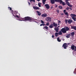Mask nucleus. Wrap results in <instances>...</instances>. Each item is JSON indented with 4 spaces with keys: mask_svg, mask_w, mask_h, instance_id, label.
Instances as JSON below:
<instances>
[{
    "mask_svg": "<svg viewBox=\"0 0 76 76\" xmlns=\"http://www.w3.org/2000/svg\"><path fill=\"white\" fill-rule=\"evenodd\" d=\"M63 40V41H64V40Z\"/></svg>",
    "mask_w": 76,
    "mask_h": 76,
    "instance_id": "obj_56",
    "label": "nucleus"
},
{
    "mask_svg": "<svg viewBox=\"0 0 76 76\" xmlns=\"http://www.w3.org/2000/svg\"><path fill=\"white\" fill-rule=\"evenodd\" d=\"M41 23H42L43 24H44L45 23L44 21H43L42 20H41Z\"/></svg>",
    "mask_w": 76,
    "mask_h": 76,
    "instance_id": "obj_33",
    "label": "nucleus"
},
{
    "mask_svg": "<svg viewBox=\"0 0 76 76\" xmlns=\"http://www.w3.org/2000/svg\"><path fill=\"white\" fill-rule=\"evenodd\" d=\"M46 0H42V2L43 5L45 4V2L46 1Z\"/></svg>",
    "mask_w": 76,
    "mask_h": 76,
    "instance_id": "obj_24",
    "label": "nucleus"
},
{
    "mask_svg": "<svg viewBox=\"0 0 76 76\" xmlns=\"http://www.w3.org/2000/svg\"><path fill=\"white\" fill-rule=\"evenodd\" d=\"M70 16L72 17V19L74 20V21H76V15L75 14H71L70 15Z\"/></svg>",
    "mask_w": 76,
    "mask_h": 76,
    "instance_id": "obj_2",
    "label": "nucleus"
},
{
    "mask_svg": "<svg viewBox=\"0 0 76 76\" xmlns=\"http://www.w3.org/2000/svg\"><path fill=\"white\" fill-rule=\"evenodd\" d=\"M63 40V41H64V40Z\"/></svg>",
    "mask_w": 76,
    "mask_h": 76,
    "instance_id": "obj_55",
    "label": "nucleus"
},
{
    "mask_svg": "<svg viewBox=\"0 0 76 76\" xmlns=\"http://www.w3.org/2000/svg\"><path fill=\"white\" fill-rule=\"evenodd\" d=\"M54 37V36L53 35H52V37L53 38Z\"/></svg>",
    "mask_w": 76,
    "mask_h": 76,
    "instance_id": "obj_45",
    "label": "nucleus"
},
{
    "mask_svg": "<svg viewBox=\"0 0 76 76\" xmlns=\"http://www.w3.org/2000/svg\"><path fill=\"white\" fill-rule=\"evenodd\" d=\"M53 27H57V24H56V23L55 22H53Z\"/></svg>",
    "mask_w": 76,
    "mask_h": 76,
    "instance_id": "obj_15",
    "label": "nucleus"
},
{
    "mask_svg": "<svg viewBox=\"0 0 76 76\" xmlns=\"http://www.w3.org/2000/svg\"><path fill=\"white\" fill-rule=\"evenodd\" d=\"M75 49L74 50V51H76V46H75Z\"/></svg>",
    "mask_w": 76,
    "mask_h": 76,
    "instance_id": "obj_43",
    "label": "nucleus"
},
{
    "mask_svg": "<svg viewBox=\"0 0 76 76\" xmlns=\"http://www.w3.org/2000/svg\"><path fill=\"white\" fill-rule=\"evenodd\" d=\"M68 1H69V0H65V1L66 4L69 3Z\"/></svg>",
    "mask_w": 76,
    "mask_h": 76,
    "instance_id": "obj_30",
    "label": "nucleus"
},
{
    "mask_svg": "<svg viewBox=\"0 0 76 76\" xmlns=\"http://www.w3.org/2000/svg\"><path fill=\"white\" fill-rule=\"evenodd\" d=\"M58 23H61V21L60 20H58Z\"/></svg>",
    "mask_w": 76,
    "mask_h": 76,
    "instance_id": "obj_39",
    "label": "nucleus"
},
{
    "mask_svg": "<svg viewBox=\"0 0 76 76\" xmlns=\"http://www.w3.org/2000/svg\"><path fill=\"white\" fill-rule=\"evenodd\" d=\"M58 8H59V9H60L61 10L62 9H63V8L62 7V6L61 5H60L59 6V7H58Z\"/></svg>",
    "mask_w": 76,
    "mask_h": 76,
    "instance_id": "obj_29",
    "label": "nucleus"
},
{
    "mask_svg": "<svg viewBox=\"0 0 76 76\" xmlns=\"http://www.w3.org/2000/svg\"><path fill=\"white\" fill-rule=\"evenodd\" d=\"M23 20L24 21H26V20H32V18L31 17H25L24 18H23Z\"/></svg>",
    "mask_w": 76,
    "mask_h": 76,
    "instance_id": "obj_1",
    "label": "nucleus"
},
{
    "mask_svg": "<svg viewBox=\"0 0 76 76\" xmlns=\"http://www.w3.org/2000/svg\"><path fill=\"white\" fill-rule=\"evenodd\" d=\"M58 2H59L60 4H62V5L64 6L66 5L65 2H63V1H62L61 0H59Z\"/></svg>",
    "mask_w": 76,
    "mask_h": 76,
    "instance_id": "obj_5",
    "label": "nucleus"
},
{
    "mask_svg": "<svg viewBox=\"0 0 76 76\" xmlns=\"http://www.w3.org/2000/svg\"><path fill=\"white\" fill-rule=\"evenodd\" d=\"M69 9V7H67L66 8V10H68Z\"/></svg>",
    "mask_w": 76,
    "mask_h": 76,
    "instance_id": "obj_38",
    "label": "nucleus"
},
{
    "mask_svg": "<svg viewBox=\"0 0 76 76\" xmlns=\"http://www.w3.org/2000/svg\"><path fill=\"white\" fill-rule=\"evenodd\" d=\"M59 0H51L50 2L52 4H54L55 2H58Z\"/></svg>",
    "mask_w": 76,
    "mask_h": 76,
    "instance_id": "obj_4",
    "label": "nucleus"
},
{
    "mask_svg": "<svg viewBox=\"0 0 76 76\" xmlns=\"http://www.w3.org/2000/svg\"><path fill=\"white\" fill-rule=\"evenodd\" d=\"M70 34H68L66 36V37L67 38H68L70 37Z\"/></svg>",
    "mask_w": 76,
    "mask_h": 76,
    "instance_id": "obj_23",
    "label": "nucleus"
},
{
    "mask_svg": "<svg viewBox=\"0 0 76 76\" xmlns=\"http://www.w3.org/2000/svg\"><path fill=\"white\" fill-rule=\"evenodd\" d=\"M68 21V20H66V19L65 20V23H66V24L67 23Z\"/></svg>",
    "mask_w": 76,
    "mask_h": 76,
    "instance_id": "obj_32",
    "label": "nucleus"
},
{
    "mask_svg": "<svg viewBox=\"0 0 76 76\" xmlns=\"http://www.w3.org/2000/svg\"><path fill=\"white\" fill-rule=\"evenodd\" d=\"M41 3H38V5L39 7H41Z\"/></svg>",
    "mask_w": 76,
    "mask_h": 76,
    "instance_id": "obj_31",
    "label": "nucleus"
},
{
    "mask_svg": "<svg viewBox=\"0 0 76 76\" xmlns=\"http://www.w3.org/2000/svg\"><path fill=\"white\" fill-rule=\"evenodd\" d=\"M36 12L38 13V15L39 16H40L41 15V13H40L39 11H37Z\"/></svg>",
    "mask_w": 76,
    "mask_h": 76,
    "instance_id": "obj_19",
    "label": "nucleus"
},
{
    "mask_svg": "<svg viewBox=\"0 0 76 76\" xmlns=\"http://www.w3.org/2000/svg\"><path fill=\"white\" fill-rule=\"evenodd\" d=\"M47 16V14L46 13H44L41 15V16L42 17H46Z\"/></svg>",
    "mask_w": 76,
    "mask_h": 76,
    "instance_id": "obj_8",
    "label": "nucleus"
},
{
    "mask_svg": "<svg viewBox=\"0 0 76 76\" xmlns=\"http://www.w3.org/2000/svg\"><path fill=\"white\" fill-rule=\"evenodd\" d=\"M66 4L68 5V6L69 7H72V5H70L69 3H66Z\"/></svg>",
    "mask_w": 76,
    "mask_h": 76,
    "instance_id": "obj_20",
    "label": "nucleus"
},
{
    "mask_svg": "<svg viewBox=\"0 0 76 76\" xmlns=\"http://www.w3.org/2000/svg\"><path fill=\"white\" fill-rule=\"evenodd\" d=\"M64 13H65V12H66V10H64Z\"/></svg>",
    "mask_w": 76,
    "mask_h": 76,
    "instance_id": "obj_41",
    "label": "nucleus"
},
{
    "mask_svg": "<svg viewBox=\"0 0 76 76\" xmlns=\"http://www.w3.org/2000/svg\"><path fill=\"white\" fill-rule=\"evenodd\" d=\"M58 25H59V24H58Z\"/></svg>",
    "mask_w": 76,
    "mask_h": 76,
    "instance_id": "obj_51",
    "label": "nucleus"
},
{
    "mask_svg": "<svg viewBox=\"0 0 76 76\" xmlns=\"http://www.w3.org/2000/svg\"><path fill=\"white\" fill-rule=\"evenodd\" d=\"M14 14H15V15L14 14H13V16H14L15 18L17 17L18 18H19V17L18 15V14L19 15V13H18V12L15 11L14 12Z\"/></svg>",
    "mask_w": 76,
    "mask_h": 76,
    "instance_id": "obj_3",
    "label": "nucleus"
},
{
    "mask_svg": "<svg viewBox=\"0 0 76 76\" xmlns=\"http://www.w3.org/2000/svg\"><path fill=\"white\" fill-rule=\"evenodd\" d=\"M74 73H75V71L74 72Z\"/></svg>",
    "mask_w": 76,
    "mask_h": 76,
    "instance_id": "obj_52",
    "label": "nucleus"
},
{
    "mask_svg": "<svg viewBox=\"0 0 76 76\" xmlns=\"http://www.w3.org/2000/svg\"><path fill=\"white\" fill-rule=\"evenodd\" d=\"M18 20H19V21H20V20H19V19Z\"/></svg>",
    "mask_w": 76,
    "mask_h": 76,
    "instance_id": "obj_50",
    "label": "nucleus"
},
{
    "mask_svg": "<svg viewBox=\"0 0 76 76\" xmlns=\"http://www.w3.org/2000/svg\"><path fill=\"white\" fill-rule=\"evenodd\" d=\"M61 15L62 16V15H64V14L63 13H61Z\"/></svg>",
    "mask_w": 76,
    "mask_h": 76,
    "instance_id": "obj_44",
    "label": "nucleus"
},
{
    "mask_svg": "<svg viewBox=\"0 0 76 76\" xmlns=\"http://www.w3.org/2000/svg\"><path fill=\"white\" fill-rule=\"evenodd\" d=\"M73 22V20L71 19L68 20V23L69 24H70L71 23Z\"/></svg>",
    "mask_w": 76,
    "mask_h": 76,
    "instance_id": "obj_9",
    "label": "nucleus"
},
{
    "mask_svg": "<svg viewBox=\"0 0 76 76\" xmlns=\"http://www.w3.org/2000/svg\"><path fill=\"white\" fill-rule=\"evenodd\" d=\"M64 14L66 15V16H69V14L67 12H65L64 13Z\"/></svg>",
    "mask_w": 76,
    "mask_h": 76,
    "instance_id": "obj_27",
    "label": "nucleus"
},
{
    "mask_svg": "<svg viewBox=\"0 0 76 76\" xmlns=\"http://www.w3.org/2000/svg\"><path fill=\"white\" fill-rule=\"evenodd\" d=\"M61 31H62V33L64 34L66 33V31L65 30V28H64L61 29Z\"/></svg>",
    "mask_w": 76,
    "mask_h": 76,
    "instance_id": "obj_7",
    "label": "nucleus"
},
{
    "mask_svg": "<svg viewBox=\"0 0 76 76\" xmlns=\"http://www.w3.org/2000/svg\"><path fill=\"white\" fill-rule=\"evenodd\" d=\"M70 34H71V37H73L75 35V32H71L70 33Z\"/></svg>",
    "mask_w": 76,
    "mask_h": 76,
    "instance_id": "obj_13",
    "label": "nucleus"
},
{
    "mask_svg": "<svg viewBox=\"0 0 76 76\" xmlns=\"http://www.w3.org/2000/svg\"><path fill=\"white\" fill-rule=\"evenodd\" d=\"M71 28L75 30L76 31V26H71Z\"/></svg>",
    "mask_w": 76,
    "mask_h": 76,
    "instance_id": "obj_17",
    "label": "nucleus"
},
{
    "mask_svg": "<svg viewBox=\"0 0 76 76\" xmlns=\"http://www.w3.org/2000/svg\"><path fill=\"white\" fill-rule=\"evenodd\" d=\"M75 74H76V73H75Z\"/></svg>",
    "mask_w": 76,
    "mask_h": 76,
    "instance_id": "obj_53",
    "label": "nucleus"
},
{
    "mask_svg": "<svg viewBox=\"0 0 76 76\" xmlns=\"http://www.w3.org/2000/svg\"><path fill=\"white\" fill-rule=\"evenodd\" d=\"M69 44H70V43H69Z\"/></svg>",
    "mask_w": 76,
    "mask_h": 76,
    "instance_id": "obj_54",
    "label": "nucleus"
},
{
    "mask_svg": "<svg viewBox=\"0 0 76 76\" xmlns=\"http://www.w3.org/2000/svg\"><path fill=\"white\" fill-rule=\"evenodd\" d=\"M54 29L56 30V32H58L59 28L58 27L55 28Z\"/></svg>",
    "mask_w": 76,
    "mask_h": 76,
    "instance_id": "obj_12",
    "label": "nucleus"
},
{
    "mask_svg": "<svg viewBox=\"0 0 76 76\" xmlns=\"http://www.w3.org/2000/svg\"><path fill=\"white\" fill-rule=\"evenodd\" d=\"M37 1H40V0H37Z\"/></svg>",
    "mask_w": 76,
    "mask_h": 76,
    "instance_id": "obj_48",
    "label": "nucleus"
},
{
    "mask_svg": "<svg viewBox=\"0 0 76 76\" xmlns=\"http://www.w3.org/2000/svg\"><path fill=\"white\" fill-rule=\"evenodd\" d=\"M8 8L10 9V10H12V9L11 7H8Z\"/></svg>",
    "mask_w": 76,
    "mask_h": 76,
    "instance_id": "obj_37",
    "label": "nucleus"
},
{
    "mask_svg": "<svg viewBox=\"0 0 76 76\" xmlns=\"http://www.w3.org/2000/svg\"><path fill=\"white\" fill-rule=\"evenodd\" d=\"M65 30L66 31H68L69 30V28L67 26L66 27H65Z\"/></svg>",
    "mask_w": 76,
    "mask_h": 76,
    "instance_id": "obj_21",
    "label": "nucleus"
},
{
    "mask_svg": "<svg viewBox=\"0 0 76 76\" xmlns=\"http://www.w3.org/2000/svg\"><path fill=\"white\" fill-rule=\"evenodd\" d=\"M58 34L59 35H61L62 34V33L61 31H59V32L58 33Z\"/></svg>",
    "mask_w": 76,
    "mask_h": 76,
    "instance_id": "obj_28",
    "label": "nucleus"
},
{
    "mask_svg": "<svg viewBox=\"0 0 76 76\" xmlns=\"http://www.w3.org/2000/svg\"><path fill=\"white\" fill-rule=\"evenodd\" d=\"M56 12H58V13H59V10H56Z\"/></svg>",
    "mask_w": 76,
    "mask_h": 76,
    "instance_id": "obj_40",
    "label": "nucleus"
},
{
    "mask_svg": "<svg viewBox=\"0 0 76 76\" xmlns=\"http://www.w3.org/2000/svg\"><path fill=\"white\" fill-rule=\"evenodd\" d=\"M59 37H58L57 38V41L58 42H61V40H60L59 39Z\"/></svg>",
    "mask_w": 76,
    "mask_h": 76,
    "instance_id": "obj_26",
    "label": "nucleus"
},
{
    "mask_svg": "<svg viewBox=\"0 0 76 76\" xmlns=\"http://www.w3.org/2000/svg\"><path fill=\"white\" fill-rule=\"evenodd\" d=\"M45 6L46 7V8L47 9H49L50 8V7L48 4H45Z\"/></svg>",
    "mask_w": 76,
    "mask_h": 76,
    "instance_id": "obj_10",
    "label": "nucleus"
},
{
    "mask_svg": "<svg viewBox=\"0 0 76 76\" xmlns=\"http://www.w3.org/2000/svg\"><path fill=\"white\" fill-rule=\"evenodd\" d=\"M75 47L74 45H72L71 46V48L72 49V50H75Z\"/></svg>",
    "mask_w": 76,
    "mask_h": 76,
    "instance_id": "obj_16",
    "label": "nucleus"
},
{
    "mask_svg": "<svg viewBox=\"0 0 76 76\" xmlns=\"http://www.w3.org/2000/svg\"><path fill=\"white\" fill-rule=\"evenodd\" d=\"M33 8L34 10H38L39 9V7H33Z\"/></svg>",
    "mask_w": 76,
    "mask_h": 76,
    "instance_id": "obj_14",
    "label": "nucleus"
},
{
    "mask_svg": "<svg viewBox=\"0 0 76 76\" xmlns=\"http://www.w3.org/2000/svg\"><path fill=\"white\" fill-rule=\"evenodd\" d=\"M69 9L71 10H72V8H69Z\"/></svg>",
    "mask_w": 76,
    "mask_h": 76,
    "instance_id": "obj_47",
    "label": "nucleus"
},
{
    "mask_svg": "<svg viewBox=\"0 0 76 76\" xmlns=\"http://www.w3.org/2000/svg\"><path fill=\"white\" fill-rule=\"evenodd\" d=\"M67 46L68 45L66 43H64L62 45V47H64V49H66Z\"/></svg>",
    "mask_w": 76,
    "mask_h": 76,
    "instance_id": "obj_6",
    "label": "nucleus"
},
{
    "mask_svg": "<svg viewBox=\"0 0 76 76\" xmlns=\"http://www.w3.org/2000/svg\"><path fill=\"white\" fill-rule=\"evenodd\" d=\"M58 35L59 34L58 33L56 32L55 33V36L56 37H57Z\"/></svg>",
    "mask_w": 76,
    "mask_h": 76,
    "instance_id": "obj_25",
    "label": "nucleus"
},
{
    "mask_svg": "<svg viewBox=\"0 0 76 76\" xmlns=\"http://www.w3.org/2000/svg\"><path fill=\"white\" fill-rule=\"evenodd\" d=\"M49 22H48L46 24V25L47 26H49Z\"/></svg>",
    "mask_w": 76,
    "mask_h": 76,
    "instance_id": "obj_34",
    "label": "nucleus"
},
{
    "mask_svg": "<svg viewBox=\"0 0 76 76\" xmlns=\"http://www.w3.org/2000/svg\"><path fill=\"white\" fill-rule=\"evenodd\" d=\"M30 1L31 2L32 1H33L34 2H35V0H31Z\"/></svg>",
    "mask_w": 76,
    "mask_h": 76,
    "instance_id": "obj_36",
    "label": "nucleus"
},
{
    "mask_svg": "<svg viewBox=\"0 0 76 76\" xmlns=\"http://www.w3.org/2000/svg\"><path fill=\"white\" fill-rule=\"evenodd\" d=\"M48 27H47V26H45L43 28V29H45V30H48Z\"/></svg>",
    "mask_w": 76,
    "mask_h": 76,
    "instance_id": "obj_11",
    "label": "nucleus"
},
{
    "mask_svg": "<svg viewBox=\"0 0 76 76\" xmlns=\"http://www.w3.org/2000/svg\"><path fill=\"white\" fill-rule=\"evenodd\" d=\"M60 27V26H58V27Z\"/></svg>",
    "mask_w": 76,
    "mask_h": 76,
    "instance_id": "obj_49",
    "label": "nucleus"
},
{
    "mask_svg": "<svg viewBox=\"0 0 76 76\" xmlns=\"http://www.w3.org/2000/svg\"><path fill=\"white\" fill-rule=\"evenodd\" d=\"M49 27L50 28H52L53 27V25L52 24H51V25H50Z\"/></svg>",
    "mask_w": 76,
    "mask_h": 76,
    "instance_id": "obj_22",
    "label": "nucleus"
},
{
    "mask_svg": "<svg viewBox=\"0 0 76 76\" xmlns=\"http://www.w3.org/2000/svg\"><path fill=\"white\" fill-rule=\"evenodd\" d=\"M47 20L49 22H50L51 21V19L50 17H48L47 18Z\"/></svg>",
    "mask_w": 76,
    "mask_h": 76,
    "instance_id": "obj_18",
    "label": "nucleus"
},
{
    "mask_svg": "<svg viewBox=\"0 0 76 76\" xmlns=\"http://www.w3.org/2000/svg\"><path fill=\"white\" fill-rule=\"evenodd\" d=\"M29 6H30V2H28Z\"/></svg>",
    "mask_w": 76,
    "mask_h": 76,
    "instance_id": "obj_46",
    "label": "nucleus"
},
{
    "mask_svg": "<svg viewBox=\"0 0 76 76\" xmlns=\"http://www.w3.org/2000/svg\"><path fill=\"white\" fill-rule=\"evenodd\" d=\"M57 7V5H56L55 6V8H56Z\"/></svg>",
    "mask_w": 76,
    "mask_h": 76,
    "instance_id": "obj_42",
    "label": "nucleus"
},
{
    "mask_svg": "<svg viewBox=\"0 0 76 76\" xmlns=\"http://www.w3.org/2000/svg\"><path fill=\"white\" fill-rule=\"evenodd\" d=\"M45 25V24H40V26H44Z\"/></svg>",
    "mask_w": 76,
    "mask_h": 76,
    "instance_id": "obj_35",
    "label": "nucleus"
}]
</instances>
